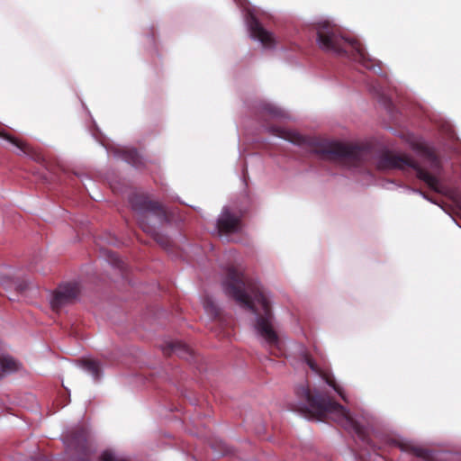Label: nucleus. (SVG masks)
Segmentation results:
<instances>
[{"instance_id":"nucleus-1","label":"nucleus","mask_w":461,"mask_h":461,"mask_svg":"<svg viewBox=\"0 0 461 461\" xmlns=\"http://www.w3.org/2000/svg\"><path fill=\"white\" fill-rule=\"evenodd\" d=\"M223 289L241 307L254 312L258 334L269 347L278 348L279 338L273 327L274 315L270 302L260 284L245 275L241 268L230 266L226 270Z\"/></svg>"},{"instance_id":"nucleus-2","label":"nucleus","mask_w":461,"mask_h":461,"mask_svg":"<svg viewBox=\"0 0 461 461\" xmlns=\"http://www.w3.org/2000/svg\"><path fill=\"white\" fill-rule=\"evenodd\" d=\"M299 400L293 410L318 420H332L348 432L355 433L357 438L375 450L368 438L366 429L352 418L349 411L330 396L319 392L311 391L308 385L302 384L295 389Z\"/></svg>"},{"instance_id":"nucleus-3","label":"nucleus","mask_w":461,"mask_h":461,"mask_svg":"<svg viewBox=\"0 0 461 461\" xmlns=\"http://www.w3.org/2000/svg\"><path fill=\"white\" fill-rule=\"evenodd\" d=\"M268 131L276 137L305 148L321 159L352 165H358L363 160L364 149L358 145L306 137L296 131L277 126H270Z\"/></svg>"},{"instance_id":"nucleus-4","label":"nucleus","mask_w":461,"mask_h":461,"mask_svg":"<svg viewBox=\"0 0 461 461\" xmlns=\"http://www.w3.org/2000/svg\"><path fill=\"white\" fill-rule=\"evenodd\" d=\"M316 34L321 50L348 57L366 68L374 67V60L369 58L363 45L357 40L344 37L336 25L329 22L319 23L316 25Z\"/></svg>"},{"instance_id":"nucleus-5","label":"nucleus","mask_w":461,"mask_h":461,"mask_svg":"<svg viewBox=\"0 0 461 461\" xmlns=\"http://www.w3.org/2000/svg\"><path fill=\"white\" fill-rule=\"evenodd\" d=\"M129 202L131 209L137 213L138 223L142 230L151 235L162 247L167 248L169 244V240L156 231L154 226L149 222L148 216L152 215L159 224H164L171 221L170 213L160 203L150 200L144 194H132L129 198Z\"/></svg>"},{"instance_id":"nucleus-6","label":"nucleus","mask_w":461,"mask_h":461,"mask_svg":"<svg viewBox=\"0 0 461 461\" xmlns=\"http://www.w3.org/2000/svg\"><path fill=\"white\" fill-rule=\"evenodd\" d=\"M377 167L382 170L412 168L417 177L437 193H443V186L437 176L422 168L415 160L406 155H398L391 151L383 152L377 160Z\"/></svg>"},{"instance_id":"nucleus-7","label":"nucleus","mask_w":461,"mask_h":461,"mask_svg":"<svg viewBox=\"0 0 461 461\" xmlns=\"http://www.w3.org/2000/svg\"><path fill=\"white\" fill-rule=\"evenodd\" d=\"M80 285L77 282L59 285L52 294L51 308L56 312L66 305L73 303L80 294Z\"/></svg>"},{"instance_id":"nucleus-8","label":"nucleus","mask_w":461,"mask_h":461,"mask_svg":"<svg viewBox=\"0 0 461 461\" xmlns=\"http://www.w3.org/2000/svg\"><path fill=\"white\" fill-rule=\"evenodd\" d=\"M65 442L69 447L82 455L80 461H88L91 451L86 429L83 427L73 429L65 436Z\"/></svg>"},{"instance_id":"nucleus-9","label":"nucleus","mask_w":461,"mask_h":461,"mask_svg":"<svg viewBox=\"0 0 461 461\" xmlns=\"http://www.w3.org/2000/svg\"><path fill=\"white\" fill-rule=\"evenodd\" d=\"M248 25L251 37L258 40L264 48L271 49L276 46L273 34L262 26L257 17L251 15L248 21Z\"/></svg>"},{"instance_id":"nucleus-10","label":"nucleus","mask_w":461,"mask_h":461,"mask_svg":"<svg viewBox=\"0 0 461 461\" xmlns=\"http://www.w3.org/2000/svg\"><path fill=\"white\" fill-rule=\"evenodd\" d=\"M217 228L221 234L238 232L241 228L240 218L229 210H224L217 221Z\"/></svg>"},{"instance_id":"nucleus-11","label":"nucleus","mask_w":461,"mask_h":461,"mask_svg":"<svg viewBox=\"0 0 461 461\" xmlns=\"http://www.w3.org/2000/svg\"><path fill=\"white\" fill-rule=\"evenodd\" d=\"M304 361L307 364V366L318 375H320L330 387L334 389L335 392L338 393V394L344 400H346V397L344 395L342 388L337 384L335 379L326 371L321 370L317 364L314 362V360L312 358V357L308 354H305L303 356Z\"/></svg>"},{"instance_id":"nucleus-12","label":"nucleus","mask_w":461,"mask_h":461,"mask_svg":"<svg viewBox=\"0 0 461 461\" xmlns=\"http://www.w3.org/2000/svg\"><path fill=\"white\" fill-rule=\"evenodd\" d=\"M164 355L170 356L176 354L179 357L188 358L192 357V349L185 343L181 341H171L168 342L163 348Z\"/></svg>"},{"instance_id":"nucleus-13","label":"nucleus","mask_w":461,"mask_h":461,"mask_svg":"<svg viewBox=\"0 0 461 461\" xmlns=\"http://www.w3.org/2000/svg\"><path fill=\"white\" fill-rule=\"evenodd\" d=\"M120 155L123 160L131 166L139 168L144 165L142 158L134 149H124L120 151Z\"/></svg>"},{"instance_id":"nucleus-14","label":"nucleus","mask_w":461,"mask_h":461,"mask_svg":"<svg viewBox=\"0 0 461 461\" xmlns=\"http://www.w3.org/2000/svg\"><path fill=\"white\" fill-rule=\"evenodd\" d=\"M399 447L402 450L410 452L418 457L423 458L424 460H429L432 456V454L429 449L410 443H401Z\"/></svg>"},{"instance_id":"nucleus-15","label":"nucleus","mask_w":461,"mask_h":461,"mask_svg":"<svg viewBox=\"0 0 461 461\" xmlns=\"http://www.w3.org/2000/svg\"><path fill=\"white\" fill-rule=\"evenodd\" d=\"M83 368L93 375L97 380L101 375V368L98 362L92 359H85L82 361Z\"/></svg>"},{"instance_id":"nucleus-16","label":"nucleus","mask_w":461,"mask_h":461,"mask_svg":"<svg viewBox=\"0 0 461 461\" xmlns=\"http://www.w3.org/2000/svg\"><path fill=\"white\" fill-rule=\"evenodd\" d=\"M0 366L3 372H12L18 368L15 359L10 356H0Z\"/></svg>"},{"instance_id":"nucleus-17","label":"nucleus","mask_w":461,"mask_h":461,"mask_svg":"<svg viewBox=\"0 0 461 461\" xmlns=\"http://www.w3.org/2000/svg\"><path fill=\"white\" fill-rule=\"evenodd\" d=\"M0 137L16 146L23 153L30 155L31 149L16 138L5 131H0Z\"/></svg>"},{"instance_id":"nucleus-18","label":"nucleus","mask_w":461,"mask_h":461,"mask_svg":"<svg viewBox=\"0 0 461 461\" xmlns=\"http://www.w3.org/2000/svg\"><path fill=\"white\" fill-rule=\"evenodd\" d=\"M263 112L272 118L285 117V112L282 109L270 104H267L263 106Z\"/></svg>"},{"instance_id":"nucleus-19","label":"nucleus","mask_w":461,"mask_h":461,"mask_svg":"<svg viewBox=\"0 0 461 461\" xmlns=\"http://www.w3.org/2000/svg\"><path fill=\"white\" fill-rule=\"evenodd\" d=\"M104 255L107 258V260L118 268L123 267V262L120 259L119 256L113 251H105Z\"/></svg>"},{"instance_id":"nucleus-20","label":"nucleus","mask_w":461,"mask_h":461,"mask_svg":"<svg viewBox=\"0 0 461 461\" xmlns=\"http://www.w3.org/2000/svg\"><path fill=\"white\" fill-rule=\"evenodd\" d=\"M203 306L205 311L211 314L213 318H216L220 314V310L218 307L213 303V302L211 299H206L203 303Z\"/></svg>"},{"instance_id":"nucleus-21","label":"nucleus","mask_w":461,"mask_h":461,"mask_svg":"<svg viewBox=\"0 0 461 461\" xmlns=\"http://www.w3.org/2000/svg\"><path fill=\"white\" fill-rule=\"evenodd\" d=\"M100 461H128L127 459L121 458L117 459L111 450H105L104 451L99 458Z\"/></svg>"},{"instance_id":"nucleus-22","label":"nucleus","mask_w":461,"mask_h":461,"mask_svg":"<svg viewBox=\"0 0 461 461\" xmlns=\"http://www.w3.org/2000/svg\"><path fill=\"white\" fill-rule=\"evenodd\" d=\"M429 158L431 159V162H432L433 166L435 167H438L439 164H440L438 158L434 154H432V153H429Z\"/></svg>"},{"instance_id":"nucleus-23","label":"nucleus","mask_w":461,"mask_h":461,"mask_svg":"<svg viewBox=\"0 0 461 461\" xmlns=\"http://www.w3.org/2000/svg\"><path fill=\"white\" fill-rule=\"evenodd\" d=\"M27 287H28L27 283L23 282L17 285L16 289H17V291L22 293V292L25 291L27 289Z\"/></svg>"},{"instance_id":"nucleus-24","label":"nucleus","mask_w":461,"mask_h":461,"mask_svg":"<svg viewBox=\"0 0 461 461\" xmlns=\"http://www.w3.org/2000/svg\"><path fill=\"white\" fill-rule=\"evenodd\" d=\"M2 377H3V375H2V373L0 372V379H1Z\"/></svg>"}]
</instances>
